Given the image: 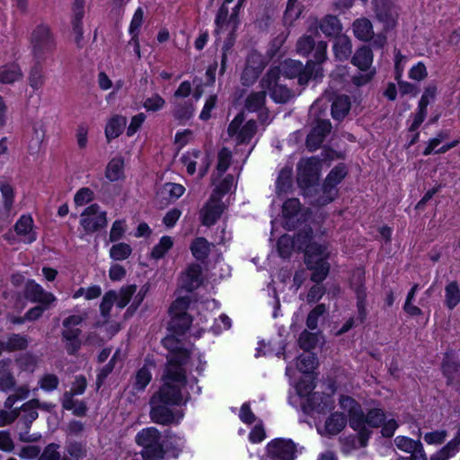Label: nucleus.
<instances>
[{
    "mask_svg": "<svg viewBox=\"0 0 460 460\" xmlns=\"http://www.w3.org/2000/svg\"><path fill=\"white\" fill-rule=\"evenodd\" d=\"M192 322L190 315H172L169 329L177 335H182L189 330Z\"/></svg>",
    "mask_w": 460,
    "mask_h": 460,
    "instance_id": "37998d69",
    "label": "nucleus"
},
{
    "mask_svg": "<svg viewBox=\"0 0 460 460\" xmlns=\"http://www.w3.org/2000/svg\"><path fill=\"white\" fill-rule=\"evenodd\" d=\"M179 369V367L171 364L162 375V386L150 398L149 417L154 423L178 425L184 416L182 410L175 408L187 401L182 394L187 376Z\"/></svg>",
    "mask_w": 460,
    "mask_h": 460,
    "instance_id": "f257e3e1",
    "label": "nucleus"
},
{
    "mask_svg": "<svg viewBox=\"0 0 460 460\" xmlns=\"http://www.w3.org/2000/svg\"><path fill=\"white\" fill-rule=\"evenodd\" d=\"M152 379V374L146 366L142 367L135 376L133 389L137 392L143 391Z\"/></svg>",
    "mask_w": 460,
    "mask_h": 460,
    "instance_id": "8fccbe9b",
    "label": "nucleus"
},
{
    "mask_svg": "<svg viewBox=\"0 0 460 460\" xmlns=\"http://www.w3.org/2000/svg\"><path fill=\"white\" fill-rule=\"evenodd\" d=\"M301 204L298 199H288L282 206V213L284 217L288 220L287 224H291L295 226V223L300 220Z\"/></svg>",
    "mask_w": 460,
    "mask_h": 460,
    "instance_id": "c85d7f7f",
    "label": "nucleus"
},
{
    "mask_svg": "<svg viewBox=\"0 0 460 460\" xmlns=\"http://www.w3.org/2000/svg\"><path fill=\"white\" fill-rule=\"evenodd\" d=\"M173 242L170 236H163L160 239L158 244H156L151 252V255L154 259H161L164 256V254L172 248Z\"/></svg>",
    "mask_w": 460,
    "mask_h": 460,
    "instance_id": "680f3d73",
    "label": "nucleus"
},
{
    "mask_svg": "<svg viewBox=\"0 0 460 460\" xmlns=\"http://www.w3.org/2000/svg\"><path fill=\"white\" fill-rule=\"evenodd\" d=\"M386 417L383 410L374 408L369 410L367 414L363 412L362 424L358 429H354L358 433V445L359 447H367L368 439L372 434L370 428L381 427L385 420Z\"/></svg>",
    "mask_w": 460,
    "mask_h": 460,
    "instance_id": "9d476101",
    "label": "nucleus"
},
{
    "mask_svg": "<svg viewBox=\"0 0 460 460\" xmlns=\"http://www.w3.org/2000/svg\"><path fill=\"white\" fill-rule=\"evenodd\" d=\"M267 93L261 89L250 93L244 101V109L250 112H259V119L265 122L268 119V110L265 107Z\"/></svg>",
    "mask_w": 460,
    "mask_h": 460,
    "instance_id": "6ab92c4d",
    "label": "nucleus"
},
{
    "mask_svg": "<svg viewBox=\"0 0 460 460\" xmlns=\"http://www.w3.org/2000/svg\"><path fill=\"white\" fill-rule=\"evenodd\" d=\"M280 69L270 67L260 81V87L268 91L270 98L277 103H286L293 96L292 91L280 82Z\"/></svg>",
    "mask_w": 460,
    "mask_h": 460,
    "instance_id": "39448f33",
    "label": "nucleus"
},
{
    "mask_svg": "<svg viewBox=\"0 0 460 460\" xmlns=\"http://www.w3.org/2000/svg\"><path fill=\"white\" fill-rule=\"evenodd\" d=\"M137 290V286L130 285L120 288L117 293L115 303L119 308H124L130 301L132 296Z\"/></svg>",
    "mask_w": 460,
    "mask_h": 460,
    "instance_id": "bf43d9fd",
    "label": "nucleus"
},
{
    "mask_svg": "<svg viewBox=\"0 0 460 460\" xmlns=\"http://www.w3.org/2000/svg\"><path fill=\"white\" fill-rule=\"evenodd\" d=\"M38 363L39 358L32 352L22 353L15 358L18 368L29 373H33L36 370Z\"/></svg>",
    "mask_w": 460,
    "mask_h": 460,
    "instance_id": "c9c22d12",
    "label": "nucleus"
},
{
    "mask_svg": "<svg viewBox=\"0 0 460 460\" xmlns=\"http://www.w3.org/2000/svg\"><path fill=\"white\" fill-rule=\"evenodd\" d=\"M358 279V285L355 289V292L357 294L358 298V320L360 323H363L367 317V309H366V288L364 285L362 284V277L363 272L358 271L357 273Z\"/></svg>",
    "mask_w": 460,
    "mask_h": 460,
    "instance_id": "4c0bfd02",
    "label": "nucleus"
},
{
    "mask_svg": "<svg viewBox=\"0 0 460 460\" xmlns=\"http://www.w3.org/2000/svg\"><path fill=\"white\" fill-rule=\"evenodd\" d=\"M331 130L332 123L329 119H318L307 135L306 147L310 151L319 148Z\"/></svg>",
    "mask_w": 460,
    "mask_h": 460,
    "instance_id": "a211bd4d",
    "label": "nucleus"
},
{
    "mask_svg": "<svg viewBox=\"0 0 460 460\" xmlns=\"http://www.w3.org/2000/svg\"><path fill=\"white\" fill-rule=\"evenodd\" d=\"M212 243H208L204 237H198L194 239L190 244V251L192 255L198 261H205L211 249Z\"/></svg>",
    "mask_w": 460,
    "mask_h": 460,
    "instance_id": "72a5a7b5",
    "label": "nucleus"
},
{
    "mask_svg": "<svg viewBox=\"0 0 460 460\" xmlns=\"http://www.w3.org/2000/svg\"><path fill=\"white\" fill-rule=\"evenodd\" d=\"M202 269L198 263L190 264L180 277L179 285L181 289L192 292L202 284Z\"/></svg>",
    "mask_w": 460,
    "mask_h": 460,
    "instance_id": "aec40b11",
    "label": "nucleus"
},
{
    "mask_svg": "<svg viewBox=\"0 0 460 460\" xmlns=\"http://www.w3.org/2000/svg\"><path fill=\"white\" fill-rule=\"evenodd\" d=\"M80 329H63L61 332L62 341L65 344V349L69 355L75 354L81 348Z\"/></svg>",
    "mask_w": 460,
    "mask_h": 460,
    "instance_id": "cd10ccee",
    "label": "nucleus"
},
{
    "mask_svg": "<svg viewBox=\"0 0 460 460\" xmlns=\"http://www.w3.org/2000/svg\"><path fill=\"white\" fill-rule=\"evenodd\" d=\"M22 77V72L17 64H9L0 67V83L13 84Z\"/></svg>",
    "mask_w": 460,
    "mask_h": 460,
    "instance_id": "f704fd0d",
    "label": "nucleus"
},
{
    "mask_svg": "<svg viewBox=\"0 0 460 460\" xmlns=\"http://www.w3.org/2000/svg\"><path fill=\"white\" fill-rule=\"evenodd\" d=\"M245 64L255 70L259 75L261 74L266 66V61L263 56L257 51H252L248 55Z\"/></svg>",
    "mask_w": 460,
    "mask_h": 460,
    "instance_id": "13d9d810",
    "label": "nucleus"
},
{
    "mask_svg": "<svg viewBox=\"0 0 460 460\" xmlns=\"http://www.w3.org/2000/svg\"><path fill=\"white\" fill-rule=\"evenodd\" d=\"M348 171L344 164H339L331 170L322 188V194L310 200L312 205L324 206L332 202L338 194L337 185L340 184L347 175Z\"/></svg>",
    "mask_w": 460,
    "mask_h": 460,
    "instance_id": "423d86ee",
    "label": "nucleus"
},
{
    "mask_svg": "<svg viewBox=\"0 0 460 460\" xmlns=\"http://www.w3.org/2000/svg\"><path fill=\"white\" fill-rule=\"evenodd\" d=\"M80 224L86 232H96L107 226L106 212L98 204H92L81 214Z\"/></svg>",
    "mask_w": 460,
    "mask_h": 460,
    "instance_id": "f8f14e48",
    "label": "nucleus"
},
{
    "mask_svg": "<svg viewBox=\"0 0 460 460\" xmlns=\"http://www.w3.org/2000/svg\"><path fill=\"white\" fill-rule=\"evenodd\" d=\"M124 161L120 157L111 159L105 171V176L111 181H118L123 175Z\"/></svg>",
    "mask_w": 460,
    "mask_h": 460,
    "instance_id": "a18cd8bd",
    "label": "nucleus"
},
{
    "mask_svg": "<svg viewBox=\"0 0 460 460\" xmlns=\"http://www.w3.org/2000/svg\"><path fill=\"white\" fill-rule=\"evenodd\" d=\"M318 362L314 353H304L297 358L296 367L302 373H311L316 367Z\"/></svg>",
    "mask_w": 460,
    "mask_h": 460,
    "instance_id": "49530a36",
    "label": "nucleus"
},
{
    "mask_svg": "<svg viewBox=\"0 0 460 460\" xmlns=\"http://www.w3.org/2000/svg\"><path fill=\"white\" fill-rule=\"evenodd\" d=\"M347 419L343 413L334 412L325 421V429L329 435H337L346 426Z\"/></svg>",
    "mask_w": 460,
    "mask_h": 460,
    "instance_id": "e433bc0d",
    "label": "nucleus"
},
{
    "mask_svg": "<svg viewBox=\"0 0 460 460\" xmlns=\"http://www.w3.org/2000/svg\"><path fill=\"white\" fill-rule=\"evenodd\" d=\"M442 371L447 380L451 381L453 376L460 374L459 365L457 362L449 358V357L447 355L442 362Z\"/></svg>",
    "mask_w": 460,
    "mask_h": 460,
    "instance_id": "338daca9",
    "label": "nucleus"
},
{
    "mask_svg": "<svg viewBox=\"0 0 460 460\" xmlns=\"http://www.w3.org/2000/svg\"><path fill=\"white\" fill-rule=\"evenodd\" d=\"M291 176L292 170L289 168H283L278 176L276 181V191L278 195L287 193L291 188Z\"/></svg>",
    "mask_w": 460,
    "mask_h": 460,
    "instance_id": "09e8293b",
    "label": "nucleus"
},
{
    "mask_svg": "<svg viewBox=\"0 0 460 460\" xmlns=\"http://www.w3.org/2000/svg\"><path fill=\"white\" fill-rule=\"evenodd\" d=\"M319 342V336L316 332H310L306 330L301 332L299 339H298V344L301 349H303L305 351H309L313 349H314Z\"/></svg>",
    "mask_w": 460,
    "mask_h": 460,
    "instance_id": "3c124183",
    "label": "nucleus"
},
{
    "mask_svg": "<svg viewBox=\"0 0 460 460\" xmlns=\"http://www.w3.org/2000/svg\"><path fill=\"white\" fill-rule=\"evenodd\" d=\"M313 229L310 226L304 227L293 237L296 249L303 251L305 252V258L309 257V251L311 250L314 255L327 249L325 244L317 243L313 241Z\"/></svg>",
    "mask_w": 460,
    "mask_h": 460,
    "instance_id": "ddd939ff",
    "label": "nucleus"
},
{
    "mask_svg": "<svg viewBox=\"0 0 460 460\" xmlns=\"http://www.w3.org/2000/svg\"><path fill=\"white\" fill-rule=\"evenodd\" d=\"M135 441L142 447L141 456L147 460H162L166 450L164 449L161 432L155 427L141 429L136 435Z\"/></svg>",
    "mask_w": 460,
    "mask_h": 460,
    "instance_id": "7ed1b4c3",
    "label": "nucleus"
},
{
    "mask_svg": "<svg viewBox=\"0 0 460 460\" xmlns=\"http://www.w3.org/2000/svg\"><path fill=\"white\" fill-rule=\"evenodd\" d=\"M232 159V153L231 151L226 148L223 147L217 155V170L219 172V174H223L230 166Z\"/></svg>",
    "mask_w": 460,
    "mask_h": 460,
    "instance_id": "774afa93",
    "label": "nucleus"
},
{
    "mask_svg": "<svg viewBox=\"0 0 460 460\" xmlns=\"http://www.w3.org/2000/svg\"><path fill=\"white\" fill-rule=\"evenodd\" d=\"M11 363L10 358L0 360V390L5 393L14 389L16 385L15 377L11 370Z\"/></svg>",
    "mask_w": 460,
    "mask_h": 460,
    "instance_id": "b1692460",
    "label": "nucleus"
},
{
    "mask_svg": "<svg viewBox=\"0 0 460 460\" xmlns=\"http://www.w3.org/2000/svg\"><path fill=\"white\" fill-rule=\"evenodd\" d=\"M278 67L280 69V75L285 77H297L301 85H305L311 78H317L321 71L312 60H308L304 66L300 61L287 59Z\"/></svg>",
    "mask_w": 460,
    "mask_h": 460,
    "instance_id": "0eeeda50",
    "label": "nucleus"
},
{
    "mask_svg": "<svg viewBox=\"0 0 460 460\" xmlns=\"http://www.w3.org/2000/svg\"><path fill=\"white\" fill-rule=\"evenodd\" d=\"M43 61L35 60V64L31 66L28 75L29 85L37 91L43 87L46 82V75L42 66Z\"/></svg>",
    "mask_w": 460,
    "mask_h": 460,
    "instance_id": "c756f323",
    "label": "nucleus"
},
{
    "mask_svg": "<svg viewBox=\"0 0 460 460\" xmlns=\"http://www.w3.org/2000/svg\"><path fill=\"white\" fill-rule=\"evenodd\" d=\"M235 31H231L228 37L225 40L223 47H222V55H221V61H220V73L224 74L226 66H227V59L228 57L233 54V47L235 42V36H234Z\"/></svg>",
    "mask_w": 460,
    "mask_h": 460,
    "instance_id": "de8ad7c7",
    "label": "nucleus"
},
{
    "mask_svg": "<svg viewBox=\"0 0 460 460\" xmlns=\"http://www.w3.org/2000/svg\"><path fill=\"white\" fill-rule=\"evenodd\" d=\"M66 450L71 457L75 458L76 460L87 456L86 447L81 442H68L66 446Z\"/></svg>",
    "mask_w": 460,
    "mask_h": 460,
    "instance_id": "69168bd1",
    "label": "nucleus"
},
{
    "mask_svg": "<svg viewBox=\"0 0 460 460\" xmlns=\"http://www.w3.org/2000/svg\"><path fill=\"white\" fill-rule=\"evenodd\" d=\"M33 220L30 216H22L16 222L14 228L19 235L28 236L26 241L32 243L36 240V235L31 232Z\"/></svg>",
    "mask_w": 460,
    "mask_h": 460,
    "instance_id": "ea45409f",
    "label": "nucleus"
},
{
    "mask_svg": "<svg viewBox=\"0 0 460 460\" xmlns=\"http://www.w3.org/2000/svg\"><path fill=\"white\" fill-rule=\"evenodd\" d=\"M309 252V257L305 258V263L309 270H313L311 280L318 284L323 281L329 274L330 264L327 261L329 252L327 249L314 255L312 250Z\"/></svg>",
    "mask_w": 460,
    "mask_h": 460,
    "instance_id": "9b49d317",
    "label": "nucleus"
},
{
    "mask_svg": "<svg viewBox=\"0 0 460 460\" xmlns=\"http://www.w3.org/2000/svg\"><path fill=\"white\" fill-rule=\"evenodd\" d=\"M127 123V119L123 116L116 115L112 117L105 128V136L108 141L118 137L123 131Z\"/></svg>",
    "mask_w": 460,
    "mask_h": 460,
    "instance_id": "473e14b6",
    "label": "nucleus"
},
{
    "mask_svg": "<svg viewBox=\"0 0 460 460\" xmlns=\"http://www.w3.org/2000/svg\"><path fill=\"white\" fill-rule=\"evenodd\" d=\"M460 303V288L456 281L449 282L445 288V305L452 310Z\"/></svg>",
    "mask_w": 460,
    "mask_h": 460,
    "instance_id": "79ce46f5",
    "label": "nucleus"
},
{
    "mask_svg": "<svg viewBox=\"0 0 460 460\" xmlns=\"http://www.w3.org/2000/svg\"><path fill=\"white\" fill-rule=\"evenodd\" d=\"M321 31L330 38H336L341 35L342 25L337 16L328 14L319 22Z\"/></svg>",
    "mask_w": 460,
    "mask_h": 460,
    "instance_id": "393cba45",
    "label": "nucleus"
},
{
    "mask_svg": "<svg viewBox=\"0 0 460 460\" xmlns=\"http://www.w3.org/2000/svg\"><path fill=\"white\" fill-rule=\"evenodd\" d=\"M335 58L340 61L349 59L352 53L351 40L345 34H341L335 38L332 46Z\"/></svg>",
    "mask_w": 460,
    "mask_h": 460,
    "instance_id": "a878e982",
    "label": "nucleus"
},
{
    "mask_svg": "<svg viewBox=\"0 0 460 460\" xmlns=\"http://www.w3.org/2000/svg\"><path fill=\"white\" fill-rule=\"evenodd\" d=\"M341 408L349 415V424L352 429H358L362 424L363 410L353 398L342 395L339 401Z\"/></svg>",
    "mask_w": 460,
    "mask_h": 460,
    "instance_id": "f3484780",
    "label": "nucleus"
},
{
    "mask_svg": "<svg viewBox=\"0 0 460 460\" xmlns=\"http://www.w3.org/2000/svg\"><path fill=\"white\" fill-rule=\"evenodd\" d=\"M394 444L399 449L406 453H411V455L415 454L418 450L421 451V453H425L423 446L420 440H414L408 437H396L394 438Z\"/></svg>",
    "mask_w": 460,
    "mask_h": 460,
    "instance_id": "58836bf2",
    "label": "nucleus"
},
{
    "mask_svg": "<svg viewBox=\"0 0 460 460\" xmlns=\"http://www.w3.org/2000/svg\"><path fill=\"white\" fill-rule=\"evenodd\" d=\"M321 160L317 157L301 159L297 164V184L304 195L314 198L318 190Z\"/></svg>",
    "mask_w": 460,
    "mask_h": 460,
    "instance_id": "f03ea898",
    "label": "nucleus"
},
{
    "mask_svg": "<svg viewBox=\"0 0 460 460\" xmlns=\"http://www.w3.org/2000/svg\"><path fill=\"white\" fill-rule=\"evenodd\" d=\"M31 46L35 60L45 61L56 48L54 35L48 24H38L31 33Z\"/></svg>",
    "mask_w": 460,
    "mask_h": 460,
    "instance_id": "20e7f679",
    "label": "nucleus"
},
{
    "mask_svg": "<svg viewBox=\"0 0 460 460\" xmlns=\"http://www.w3.org/2000/svg\"><path fill=\"white\" fill-rule=\"evenodd\" d=\"M24 297L31 303L42 304L45 305H52L57 298L50 293L46 291L40 284L33 279H29L24 287Z\"/></svg>",
    "mask_w": 460,
    "mask_h": 460,
    "instance_id": "dca6fc26",
    "label": "nucleus"
},
{
    "mask_svg": "<svg viewBox=\"0 0 460 460\" xmlns=\"http://www.w3.org/2000/svg\"><path fill=\"white\" fill-rule=\"evenodd\" d=\"M257 131V123L253 119L247 121L238 132L236 138L239 144L248 143Z\"/></svg>",
    "mask_w": 460,
    "mask_h": 460,
    "instance_id": "603ef678",
    "label": "nucleus"
},
{
    "mask_svg": "<svg viewBox=\"0 0 460 460\" xmlns=\"http://www.w3.org/2000/svg\"><path fill=\"white\" fill-rule=\"evenodd\" d=\"M9 352L25 350L30 344V338L21 333H8L6 336Z\"/></svg>",
    "mask_w": 460,
    "mask_h": 460,
    "instance_id": "a19ab883",
    "label": "nucleus"
},
{
    "mask_svg": "<svg viewBox=\"0 0 460 460\" xmlns=\"http://www.w3.org/2000/svg\"><path fill=\"white\" fill-rule=\"evenodd\" d=\"M38 385L45 392H52L58 387L59 378L57 375L47 373L40 377Z\"/></svg>",
    "mask_w": 460,
    "mask_h": 460,
    "instance_id": "6e6d98bb",
    "label": "nucleus"
},
{
    "mask_svg": "<svg viewBox=\"0 0 460 460\" xmlns=\"http://www.w3.org/2000/svg\"><path fill=\"white\" fill-rule=\"evenodd\" d=\"M190 296L178 297L170 306L169 312L172 315H189L187 309L190 305Z\"/></svg>",
    "mask_w": 460,
    "mask_h": 460,
    "instance_id": "e2e57ef3",
    "label": "nucleus"
},
{
    "mask_svg": "<svg viewBox=\"0 0 460 460\" xmlns=\"http://www.w3.org/2000/svg\"><path fill=\"white\" fill-rule=\"evenodd\" d=\"M194 112L193 103L190 101L175 102L173 103L172 116L180 122L189 120Z\"/></svg>",
    "mask_w": 460,
    "mask_h": 460,
    "instance_id": "2f4dec72",
    "label": "nucleus"
},
{
    "mask_svg": "<svg viewBox=\"0 0 460 460\" xmlns=\"http://www.w3.org/2000/svg\"><path fill=\"white\" fill-rule=\"evenodd\" d=\"M224 204L217 192L212 193L209 199L200 210V219L202 225L211 226L219 219L223 211Z\"/></svg>",
    "mask_w": 460,
    "mask_h": 460,
    "instance_id": "2eb2a0df",
    "label": "nucleus"
},
{
    "mask_svg": "<svg viewBox=\"0 0 460 460\" xmlns=\"http://www.w3.org/2000/svg\"><path fill=\"white\" fill-rule=\"evenodd\" d=\"M177 334L173 332L171 335L166 336L163 339L162 343L165 349L169 350V354L167 355V363L164 367V373L166 371L167 367L172 364L179 367V370L183 373L186 376V368L185 365L190 358V352L188 349L182 348L181 341L176 337Z\"/></svg>",
    "mask_w": 460,
    "mask_h": 460,
    "instance_id": "6e6552de",
    "label": "nucleus"
},
{
    "mask_svg": "<svg viewBox=\"0 0 460 460\" xmlns=\"http://www.w3.org/2000/svg\"><path fill=\"white\" fill-rule=\"evenodd\" d=\"M372 9L375 18L383 24L385 31L396 26L398 12L391 0H372Z\"/></svg>",
    "mask_w": 460,
    "mask_h": 460,
    "instance_id": "1a4fd4ad",
    "label": "nucleus"
},
{
    "mask_svg": "<svg viewBox=\"0 0 460 460\" xmlns=\"http://www.w3.org/2000/svg\"><path fill=\"white\" fill-rule=\"evenodd\" d=\"M327 312V307L324 304L317 305L307 315L306 326L310 330H315L318 326V319Z\"/></svg>",
    "mask_w": 460,
    "mask_h": 460,
    "instance_id": "052dcab7",
    "label": "nucleus"
},
{
    "mask_svg": "<svg viewBox=\"0 0 460 460\" xmlns=\"http://www.w3.org/2000/svg\"><path fill=\"white\" fill-rule=\"evenodd\" d=\"M230 3H226V0L219 7L215 23L217 26L216 32L219 33L220 31L224 28V26H230L231 31H235L238 24H239V13H236L235 21H232V15H233V8H231V13L229 9Z\"/></svg>",
    "mask_w": 460,
    "mask_h": 460,
    "instance_id": "412c9836",
    "label": "nucleus"
},
{
    "mask_svg": "<svg viewBox=\"0 0 460 460\" xmlns=\"http://www.w3.org/2000/svg\"><path fill=\"white\" fill-rule=\"evenodd\" d=\"M353 33L361 41L368 42L373 38V24L367 18L362 17L354 21Z\"/></svg>",
    "mask_w": 460,
    "mask_h": 460,
    "instance_id": "bb28decb",
    "label": "nucleus"
},
{
    "mask_svg": "<svg viewBox=\"0 0 460 460\" xmlns=\"http://www.w3.org/2000/svg\"><path fill=\"white\" fill-rule=\"evenodd\" d=\"M350 110V101L347 95H338L332 104V116L336 120L343 119Z\"/></svg>",
    "mask_w": 460,
    "mask_h": 460,
    "instance_id": "7c9ffc66",
    "label": "nucleus"
},
{
    "mask_svg": "<svg viewBox=\"0 0 460 460\" xmlns=\"http://www.w3.org/2000/svg\"><path fill=\"white\" fill-rule=\"evenodd\" d=\"M59 449V444L49 443L44 447L43 451L40 452L39 460H62L63 458Z\"/></svg>",
    "mask_w": 460,
    "mask_h": 460,
    "instance_id": "0e129e2a",
    "label": "nucleus"
},
{
    "mask_svg": "<svg viewBox=\"0 0 460 460\" xmlns=\"http://www.w3.org/2000/svg\"><path fill=\"white\" fill-rule=\"evenodd\" d=\"M373 51L369 46H361L351 58V64L357 66L360 71L372 69Z\"/></svg>",
    "mask_w": 460,
    "mask_h": 460,
    "instance_id": "4be33fe9",
    "label": "nucleus"
},
{
    "mask_svg": "<svg viewBox=\"0 0 460 460\" xmlns=\"http://www.w3.org/2000/svg\"><path fill=\"white\" fill-rule=\"evenodd\" d=\"M19 411V421L17 428L21 429H30L32 422L39 417V413L31 400L24 402L21 407L17 408Z\"/></svg>",
    "mask_w": 460,
    "mask_h": 460,
    "instance_id": "5701e85b",
    "label": "nucleus"
},
{
    "mask_svg": "<svg viewBox=\"0 0 460 460\" xmlns=\"http://www.w3.org/2000/svg\"><path fill=\"white\" fill-rule=\"evenodd\" d=\"M45 135L46 130L43 125L39 124L33 127L32 137L28 146L31 154H38L41 150Z\"/></svg>",
    "mask_w": 460,
    "mask_h": 460,
    "instance_id": "c03bdc74",
    "label": "nucleus"
},
{
    "mask_svg": "<svg viewBox=\"0 0 460 460\" xmlns=\"http://www.w3.org/2000/svg\"><path fill=\"white\" fill-rule=\"evenodd\" d=\"M131 252L130 245L126 243L113 244L110 249V256L114 261L126 260L130 256Z\"/></svg>",
    "mask_w": 460,
    "mask_h": 460,
    "instance_id": "864d4df0",
    "label": "nucleus"
},
{
    "mask_svg": "<svg viewBox=\"0 0 460 460\" xmlns=\"http://www.w3.org/2000/svg\"><path fill=\"white\" fill-rule=\"evenodd\" d=\"M279 254L282 258H288L295 247V241L288 234L279 237L277 244Z\"/></svg>",
    "mask_w": 460,
    "mask_h": 460,
    "instance_id": "4d7b16f0",
    "label": "nucleus"
},
{
    "mask_svg": "<svg viewBox=\"0 0 460 460\" xmlns=\"http://www.w3.org/2000/svg\"><path fill=\"white\" fill-rule=\"evenodd\" d=\"M267 453L272 460H294L296 445L292 440L277 438L268 444Z\"/></svg>",
    "mask_w": 460,
    "mask_h": 460,
    "instance_id": "4468645a",
    "label": "nucleus"
},
{
    "mask_svg": "<svg viewBox=\"0 0 460 460\" xmlns=\"http://www.w3.org/2000/svg\"><path fill=\"white\" fill-rule=\"evenodd\" d=\"M315 44L314 39L312 36L303 35L296 41V52L301 56L306 57L314 50Z\"/></svg>",
    "mask_w": 460,
    "mask_h": 460,
    "instance_id": "5fc2aeb1",
    "label": "nucleus"
}]
</instances>
